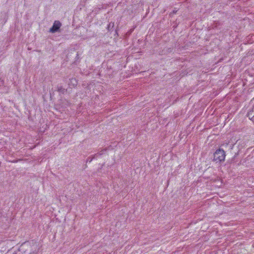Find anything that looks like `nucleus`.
<instances>
[{"label":"nucleus","instance_id":"f257e3e1","mask_svg":"<svg viewBox=\"0 0 254 254\" xmlns=\"http://www.w3.org/2000/svg\"><path fill=\"white\" fill-rule=\"evenodd\" d=\"M213 160L218 162L224 161L226 154L225 152L222 149H218L216 150L213 154Z\"/></svg>","mask_w":254,"mask_h":254},{"label":"nucleus","instance_id":"f03ea898","mask_svg":"<svg viewBox=\"0 0 254 254\" xmlns=\"http://www.w3.org/2000/svg\"><path fill=\"white\" fill-rule=\"evenodd\" d=\"M62 26L61 22L59 20H56L52 27L50 29L49 32L52 33H54L58 32Z\"/></svg>","mask_w":254,"mask_h":254},{"label":"nucleus","instance_id":"7ed1b4c3","mask_svg":"<svg viewBox=\"0 0 254 254\" xmlns=\"http://www.w3.org/2000/svg\"><path fill=\"white\" fill-rule=\"evenodd\" d=\"M114 22H110L107 26V30L108 31H112L113 30L114 27Z\"/></svg>","mask_w":254,"mask_h":254},{"label":"nucleus","instance_id":"20e7f679","mask_svg":"<svg viewBox=\"0 0 254 254\" xmlns=\"http://www.w3.org/2000/svg\"><path fill=\"white\" fill-rule=\"evenodd\" d=\"M247 117L254 123V114L253 115V112H248L247 114Z\"/></svg>","mask_w":254,"mask_h":254},{"label":"nucleus","instance_id":"39448f33","mask_svg":"<svg viewBox=\"0 0 254 254\" xmlns=\"http://www.w3.org/2000/svg\"><path fill=\"white\" fill-rule=\"evenodd\" d=\"M58 91L60 93L64 94L66 91V90L62 86H59L58 87Z\"/></svg>","mask_w":254,"mask_h":254},{"label":"nucleus","instance_id":"423d86ee","mask_svg":"<svg viewBox=\"0 0 254 254\" xmlns=\"http://www.w3.org/2000/svg\"><path fill=\"white\" fill-rule=\"evenodd\" d=\"M38 251H39V248H37V247L34 248V250L30 252L29 254H38Z\"/></svg>","mask_w":254,"mask_h":254},{"label":"nucleus","instance_id":"0eeeda50","mask_svg":"<svg viewBox=\"0 0 254 254\" xmlns=\"http://www.w3.org/2000/svg\"><path fill=\"white\" fill-rule=\"evenodd\" d=\"M106 150H107V149L105 148V149L102 150L101 151H100L99 152H98L97 153L98 154L99 156H100V155H102L103 154V152Z\"/></svg>","mask_w":254,"mask_h":254},{"label":"nucleus","instance_id":"6e6552de","mask_svg":"<svg viewBox=\"0 0 254 254\" xmlns=\"http://www.w3.org/2000/svg\"><path fill=\"white\" fill-rule=\"evenodd\" d=\"M98 156H99V155H98V153H96V154L93 155L92 156H91V157L93 159L97 158Z\"/></svg>","mask_w":254,"mask_h":254},{"label":"nucleus","instance_id":"1a4fd4ad","mask_svg":"<svg viewBox=\"0 0 254 254\" xmlns=\"http://www.w3.org/2000/svg\"><path fill=\"white\" fill-rule=\"evenodd\" d=\"M93 159L91 156L89 157L87 159V162H91Z\"/></svg>","mask_w":254,"mask_h":254},{"label":"nucleus","instance_id":"9d476101","mask_svg":"<svg viewBox=\"0 0 254 254\" xmlns=\"http://www.w3.org/2000/svg\"><path fill=\"white\" fill-rule=\"evenodd\" d=\"M70 82H74L73 85H76L77 82L75 79H71Z\"/></svg>","mask_w":254,"mask_h":254},{"label":"nucleus","instance_id":"9b49d317","mask_svg":"<svg viewBox=\"0 0 254 254\" xmlns=\"http://www.w3.org/2000/svg\"><path fill=\"white\" fill-rule=\"evenodd\" d=\"M249 112H253V115H254V105L253 106L252 110L250 111Z\"/></svg>","mask_w":254,"mask_h":254},{"label":"nucleus","instance_id":"f8f14e48","mask_svg":"<svg viewBox=\"0 0 254 254\" xmlns=\"http://www.w3.org/2000/svg\"><path fill=\"white\" fill-rule=\"evenodd\" d=\"M176 12H177V10H174L173 11V12H172V13H173V14H175V13H176Z\"/></svg>","mask_w":254,"mask_h":254},{"label":"nucleus","instance_id":"ddd939ff","mask_svg":"<svg viewBox=\"0 0 254 254\" xmlns=\"http://www.w3.org/2000/svg\"><path fill=\"white\" fill-rule=\"evenodd\" d=\"M168 50H169V48H167V50H166V52L167 53H168Z\"/></svg>","mask_w":254,"mask_h":254}]
</instances>
